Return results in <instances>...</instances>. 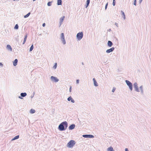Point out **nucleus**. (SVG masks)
Instances as JSON below:
<instances>
[{
  "label": "nucleus",
  "mask_w": 151,
  "mask_h": 151,
  "mask_svg": "<svg viewBox=\"0 0 151 151\" xmlns=\"http://www.w3.org/2000/svg\"><path fill=\"white\" fill-rule=\"evenodd\" d=\"M57 67V63H55V65H54L53 68L55 69Z\"/></svg>",
  "instance_id": "nucleus-29"
},
{
  "label": "nucleus",
  "mask_w": 151,
  "mask_h": 151,
  "mask_svg": "<svg viewBox=\"0 0 151 151\" xmlns=\"http://www.w3.org/2000/svg\"><path fill=\"white\" fill-rule=\"evenodd\" d=\"M71 101L72 103H74L75 102V101L73 98L71 100Z\"/></svg>",
  "instance_id": "nucleus-35"
},
{
  "label": "nucleus",
  "mask_w": 151,
  "mask_h": 151,
  "mask_svg": "<svg viewBox=\"0 0 151 151\" xmlns=\"http://www.w3.org/2000/svg\"><path fill=\"white\" fill-rule=\"evenodd\" d=\"M83 37V34L82 32H80L78 33L76 35L77 39L78 40H80Z\"/></svg>",
  "instance_id": "nucleus-3"
},
{
  "label": "nucleus",
  "mask_w": 151,
  "mask_h": 151,
  "mask_svg": "<svg viewBox=\"0 0 151 151\" xmlns=\"http://www.w3.org/2000/svg\"><path fill=\"white\" fill-rule=\"evenodd\" d=\"M90 2V0H87L86 1V4L85 6V8H87Z\"/></svg>",
  "instance_id": "nucleus-16"
},
{
  "label": "nucleus",
  "mask_w": 151,
  "mask_h": 151,
  "mask_svg": "<svg viewBox=\"0 0 151 151\" xmlns=\"http://www.w3.org/2000/svg\"><path fill=\"white\" fill-rule=\"evenodd\" d=\"M82 65H84V63H83V62H82Z\"/></svg>",
  "instance_id": "nucleus-48"
},
{
  "label": "nucleus",
  "mask_w": 151,
  "mask_h": 151,
  "mask_svg": "<svg viewBox=\"0 0 151 151\" xmlns=\"http://www.w3.org/2000/svg\"><path fill=\"white\" fill-rule=\"evenodd\" d=\"M93 84L96 87H97L98 86V84L96 80V79L95 78H93Z\"/></svg>",
  "instance_id": "nucleus-12"
},
{
  "label": "nucleus",
  "mask_w": 151,
  "mask_h": 151,
  "mask_svg": "<svg viewBox=\"0 0 151 151\" xmlns=\"http://www.w3.org/2000/svg\"><path fill=\"white\" fill-rule=\"evenodd\" d=\"M133 4L135 6L137 5V0H134V2Z\"/></svg>",
  "instance_id": "nucleus-30"
},
{
  "label": "nucleus",
  "mask_w": 151,
  "mask_h": 151,
  "mask_svg": "<svg viewBox=\"0 0 151 151\" xmlns=\"http://www.w3.org/2000/svg\"><path fill=\"white\" fill-rule=\"evenodd\" d=\"M113 45V44L111 41H108L107 42V46L109 47H111Z\"/></svg>",
  "instance_id": "nucleus-13"
},
{
  "label": "nucleus",
  "mask_w": 151,
  "mask_h": 151,
  "mask_svg": "<svg viewBox=\"0 0 151 151\" xmlns=\"http://www.w3.org/2000/svg\"><path fill=\"white\" fill-rule=\"evenodd\" d=\"M60 38L63 44L65 45L66 42L64 34V33H61L60 35Z\"/></svg>",
  "instance_id": "nucleus-5"
},
{
  "label": "nucleus",
  "mask_w": 151,
  "mask_h": 151,
  "mask_svg": "<svg viewBox=\"0 0 151 151\" xmlns=\"http://www.w3.org/2000/svg\"><path fill=\"white\" fill-rule=\"evenodd\" d=\"M111 29H109V31H111Z\"/></svg>",
  "instance_id": "nucleus-51"
},
{
  "label": "nucleus",
  "mask_w": 151,
  "mask_h": 151,
  "mask_svg": "<svg viewBox=\"0 0 151 151\" xmlns=\"http://www.w3.org/2000/svg\"><path fill=\"white\" fill-rule=\"evenodd\" d=\"M108 2H107L106 4L105 5V10H106V9H107V6H108Z\"/></svg>",
  "instance_id": "nucleus-33"
},
{
  "label": "nucleus",
  "mask_w": 151,
  "mask_h": 151,
  "mask_svg": "<svg viewBox=\"0 0 151 151\" xmlns=\"http://www.w3.org/2000/svg\"><path fill=\"white\" fill-rule=\"evenodd\" d=\"M82 136L86 138H92L94 137V136L91 134H83Z\"/></svg>",
  "instance_id": "nucleus-7"
},
{
  "label": "nucleus",
  "mask_w": 151,
  "mask_h": 151,
  "mask_svg": "<svg viewBox=\"0 0 151 151\" xmlns=\"http://www.w3.org/2000/svg\"><path fill=\"white\" fill-rule=\"evenodd\" d=\"M27 95V93H20V96H19L18 98L20 99H23V97L26 96Z\"/></svg>",
  "instance_id": "nucleus-9"
},
{
  "label": "nucleus",
  "mask_w": 151,
  "mask_h": 151,
  "mask_svg": "<svg viewBox=\"0 0 151 151\" xmlns=\"http://www.w3.org/2000/svg\"><path fill=\"white\" fill-rule=\"evenodd\" d=\"M27 34H26L24 36V39L26 40L27 39Z\"/></svg>",
  "instance_id": "nucleus-32"
},
{
  "label": "nucleus",
  "mask_w": 151,
  "mask_h": 151,
  "mask_svg": "<svg viewBox=\"0 0 151 151\" xmlns=\"http://www.w3.org/2000/svg\"><path fill=\"white\" fill-rule=\"evenodd\" d=\"M76 144L75 141L73 140H70L67 143V147L69 148H72Z\"/></svg>",
  "instance_id": "nucleus-2"
},
{
  "label": "nucleus",
  "mask_w": 151,
  "mask_h": 151,
  "mask_svg": "<svg viewBox=\"0 0 151 151\" xmlns=\"http://www.w3.org/2000/svg\"><path fill=\"white\" fill-rule=\"evenodd\" d=\"M0 66L2 67L3 66V64L1 63L0 62Z\"/></svg>",
  "instance_id": "nucleus-41"
},
{
  "label": "nucleus",
  "mask_w": 151,
  "mask_h": 151,
  "mask_svg": "<svg viewBox=\"0 0 151 151\" xmlns=\"http://www.w3.org/2000/svg\"><path fill=\"white\" fill-rule=\"evenodd\" d=\"M112 4L113 6H115L116 4V1L115 0H113V2Z\"/></svg>",
  "instance_id": "nucleus-31"
},
{
  "label": "nucleus",
  "mask_w": 151,
  "mask_h": 151,
  "mask_svg": "<svg viewBox=\"0 0 151 151\" xmlns=\"http://www.w3.org/2000/svg\"><path fill=\"white\" fill-rule=\"evenodd\" d=\"M26 40H24H24H23V42L22 43V44H24V43H25L26 42Z\"/></svg>",
  "instance_id": "nucleus-38"
},
{
  "label": "nucleus",
  "mask_w": 151,
  "mask_h": 151,
  "mask_svg": "<svg viewBox=\"0 0 151 151\" xmlns=\"http://www.w3.org/2000/svg\"><path fill=\"white\" fill-rule=\"evenodd\" d=\"M33 95H34H34L35 94V92H34L33 93Z\"/></svg>",
  "instance_id": "nucleus-46"
},
{
  "label": "nucleus",
  "mask_w": 151,
  "mask_h": 151,
  "mask_svg": "<svg viewBox=\"0 0 151 151\" xmlns=\"http://www.w3.org/2000/svg\"><path fill=\"white\" fill-rule=\"evenodd\" d=\"M142 0H139V3L140 4L142 2Z\"/></svg>",
  "instance_id": "nucleus-42"
},
{
  "label": "nucleus",
  "mask_w": 151,
  "mask_h": 151,
  "mask_svg": "<svg viewBox=\"0 0 151 151\" xmlns=\"http://www.w3.org/2000/svg\"><path fill=\"white\" fill-rule=\"evenodd\" d=\"M68 124L67 122L64 121L61 123L59 125L58 129L60 131H64L67 128Z\"/></svg>",
  "instance_id": "nucleus-1"
},
{
  "label": "nucleus",
  "mask_w": 151,
  "mask_h": 151,
  "mask_svg": "<svg viewBox=\"0 0 151 151\" xmlns=\"http://www.w3.org/2000/svg\"><path fill=\"white\" fill-rule=\"evenodd\" d=\"M114 49V47H112L111 48H110V49L106 50V52L108 53H110L111 52L113 51Z\"/></svg>",
  "instance_id": "nucleus-10"
},
{
  "label": "nucleus",
  "mask_w": 151,
  "mask_h": 151,
  "mask_svg": "<svg viewBox=\"0 0 151 151\" xmlns=\"http://www.w3.org/2000/svg\"><path fill=\"white\" fill-rule=\"evenodd\" d=\"M6 48L9 50L10 51H12V48L11 45H6Z\"/></svg>",
  "instance_id": "nucleus-14"
},
{
  "label": "nucleus",
  "mask_w": 151,
  "mask_h": 151,
  "mask_svg": "<svg viewBox=\"0 0 151 151\" xmlns=\"http://www.w3.org/2000/svg\"><path fill=\"white\" fill-rule=\"evenodd\" d=\"M35 112V110L33 109H31L30 110V113L31 114H33Z\"/></svg>",
  "instance_id": "nucleus-23"
},
{
  "label": "nucleus",
  "mask_w": 151,
  "mask_h": 151,
  "mask_svg": "<svg viewBox=\"0 0 151 151\" xmlns=\"http://www.w3.org/2000/svg\"><path fill=\"white\" fill-rule=\"evenodd\" d=\"M125 82L127 85L129 86L130 90L132 91L133 89V85L132 83L127 80H125Z\"/></svg>",
  "instance_id": "nucleus-4"
},
{
  "label": "nucleus",
  "mask_w": 151,
  "mask_h": 151,
  "mask_svg": "<svg viewBox=\"0 0 151 151\" xmlns=\"http://www.w3.org/2000/svg\"><path fill=\"white\" fill-rule=\"evenodd\" d=\"M59 23L60 24H61V23L60 22H59Z\"/></svg>",
  "instance_id": "nucleus-52"
},
{
  "label": "nucleus",
  "mask_w": 151,
  "mask_h": 151,
  "mask_svg": "<svg viewBox=\"0 0 151 151\" xmlns=\"http://www.w3.org/2000/svg\"><path fill=\"white\" fill-rule=\"evenodd\" d=\"M108 151H114L113 148L111 146L108 148Z\"/></svg>",
  "instance_id": "nucleus-22"
},
{
  "label": "nucleus",
  "mask_w": 151,
  "mask_h": 151,
  "mask_svg": "<svg viewBox=\"0 0 151 151\" xmlns=\"http://www.w3.org/2000/svg\"><path fill=\"white\" fill-rule=\"evenodd\" d=\"M50 79L51 81L55 82H57L59 81V79L56 77L52 76L50 77Z\"/></svg>",
  "instance_id": "nucleus-8"
},
{
  "label": "nucleus",
  "mask_w": 151,
  "mask_h": 151,
  "mask_svg": "<svg viewBox=\"0 0 151 151\" xmlns=\"http://www.w3.org/2000/svg\"><path fill=\"white\" fill-rule=\"evenodd\" d=\"M13 1H17V0H13Z\"/></svg>",
  "instance_id": "nucleus-50"
},
{
  "label": "nucleus",
  "mask_w": 151,
  "mask_h": 151,
  "mask_svg": "<svg viewBox=\"0 0 151 151\" xmlns=\"http://www.w3.org/2000/svg\"><path fill=\"white\" fill-rule=\"evenodd\" d=\"M42 34H40L39 35V36H42Z\"/></svg>",
  "instance_id": "nucleus-47"
},
{
  "label": "nucleus",
  "mask_w": 151,
  "mask_h": 151,
  "mask_svg": "<svg viewBox=\"0 0 151 151\" xmlns=\"http://www.w3.org/2000/svg\"><path fill=\"white\" fill-rule=\"evenodd\" d=\"M19 135H17V136H16L14 137L13 138H12V139L11 141H12L18 139L19 138Z\"/></svg>",
  "instance_id": "nucleus-18"
},
{
  "label": "nucleus",
  "mask_w": 151,
  "mask_h": 151,
  "mask_svg": "<svg viewBox=\"0 0 151 151\" xmlns=\"http://www.w3.org/2000/svg\"><path fill=\"white\" fill-rule=\"evenodd\" d=\"M34 95H31V96H30V97L31 99H32L34 97Z\"/></svg>",
  "instance_id": "nucleus-44"
},
{
  "label": "nucleus",
  "mask_w": 151,
  "mask_h": 151,
  "mask_svg": "<svg viewBox=\"0 0 151 151\" xmlns=\"http://www.w3.org/2000/svg\"><path fill=\"white\" fill-rule=\"evenodd\" d=\"M65 18V17L64 16H63L61 17L60 19V22L61 23V24H60V26L62 24V23L63 22L64 19Z\"/></svg>",
  "instance_id": "nucleus-17"
},
{
  "label": "nucleus",
  "mask_w": 151,
  "mask_h": 151,
  "mask_svg": "<svg viewBox=\"0 0 151 151\" xmlns=\"http://www.w3.org/2000/svg\"><path fill=\"white\" fill-rule=\"evenodd\" d=\"M19 28V26L18 24H16L14 27V29H17Z\"/></svg>",
  "instance_id": "nucleus-26"
},
{
  "label": "nucleus",
  "mask_w": 151,
  "mask_h": 151,
  "mask_svg": "<svg viewBox=\"0 0 151 151\" xmlns=\"http://www.w3.org/2000/svg\"><path fill=\"white\" fill-rule=\"evenodd\" d=\"M30 14H31L30 12H29L27 14H26V15H25L24 16V18H27L30 15Z\"/></svg>",
  "instance_id": "nucleus-24"
},
{
  "label": "nucleus",
  "mask_w": 151,
  "mask_h": 151,
  "mask_svg": "<svg viewBox=\"0 0 151 151\" xmlns=\"http://www.w3.org/2000/svg\"><path fill=\"white\" fill-rule=\"evenodd\" d=\"M62 4V1L61 0H57V4L58 5H61Z\"/></svg>",
  "instance_id": "nucleus-20"
},
{
  "label": "nucleus",
  "mask_w": 151,
  "mask_h": 151,
  "mask_svg": "<svg viewBox=\"0 0 151 151\" xmlns=\"http://www.w3.org/2000/svg\"><path fill=\"white\" fill-rule=\"evenodd\" d=\"M71 89H72V87L70 86V88L69 89V91L70 92L71 91Z\"/></svg>",
  "instance_id": "nucleus-39"
},
{
  "label": "nucleus",
  "mask_w": 151,
  "mask_h": 151,
  "mask_svg": "<svg viewBox=\"0 0 151 151\" xmlns=\"http://www.w3.org/2000/svg\"><path fill=\"white\" fill-rule=\"evenodd\" d=\"M115 38L116 40L117 41H118V39L116 37H115Z\"/></svg>",
  "instance_id": "nucleus-45"
},
{
  "label": "nucleus",
  "mask_w": 151,
  "mask_h": 151,
  "mask_svg": "<svg viewBox=\"0 0 151 151\" xmlns=\"http://www.w3.org/2000/svg\"><path fill=\"white\" fill-rule=\"evenodd\" d=\"M72 98L71 97V96H70V97H68L67 99V100L68 101H70L72 99Z\"/></svg>",
  "instance_id": "nucleus-28"
},
{
  "label": "nucleus",
  "mask_w": 151,
  "mask_h": 151,
  "mask_svg": "<svg viewBox=\"0 0 151 151\" xmlns=\"http://www.w3.org/2000/svg\"><path fill=\"white\" fill-rule=\"evenodd\" d=\"M115 89H116V88L114 87L112 90V92L113 93H114L115 91Z\"/></svg>",
  "instance_id": "nucleus-34"
},
{
  "label": "nucleus",
  "mask_w": 151,
  "mask_h": 151,
  "mask_svg": "<svg viewBox=\"0 0 151 151\" xmlns=\"http://www.w3.org/2000/svg\"><path fill=\"white\" fill-rule=\"evenodd\" d=\"M121 12L122 13V18L124 19H125L126 17H125V14L124 12H123L122 11H121Z\"/></svg>",
  "instance_id": "nucleus-19"
},
{
  "label": "nucleus",
  "mask_w": 151,
  "mask_h": 151,
  "mask_svg": "<svg viewBox=\"0 0 151 151\" xmlns=\"http://www.w3.org/2000/svg\"><path fill=\"white\" fill-rule=\"evenodd\" d=\"M33 48H34L33 45H32L30 47V48L29 50V52L32 51V50H33Z\"/></svg>",
  "instance_id": "nucleus-25"
},
{
  "label": "nucleus",
  "mask_w": 151,
  "mask_h": 151,
  "mask_svg": "<svg viewBox=\"0 0 151 151\" xmlns=\"http://www.w3.org/2000/svg\"><path fill=\"white\" fill-rule=\"evenodd\" d=\"M125 151H129L128 148H126L125 149Z\"/></svg>",
  "instance_id": "nucleus-43"
},
{
  "label": "nucleus",
  "mask_w": 151,
  "mask_h": 151,
  "mask_svg": "<svg viewBox=\"0 0 151 151\" xmlns=\"http://www.w3.org/2000/svg\"><path fill=\"white\" fill-rule=\"evenodd\" d=\"M79 82V79H77L76 80V83L77 84H78Z\"/></svg>",
  "instance_id": "nucleus-36"
},
{
  "label": "nucleus",
  "mask_w": 151,
  "mask_h": 151,
  "mask_svg": "<svg viewBox=\"0 0 151 151\" xmlns=\"http://www.w3.org/2000/svg\"><path fill=\"white\" fill-rule=\"evenodd\" d=\"M46 34H49V33L48 32H46Z\"/></svg>",
  "instance_id": "nucleus-49"
},
{
  "label": "nucleus",
  "mask_w": 151,
  "mask_h": 151,
  "mask_svg": "<svg viewBox=\"0 0 151 151\" xmlns=\"http://www.w3.org/2000/svg\"><path fill=\"white\" fill-rule=\"evenodd\" d=\"M139 88L140 89L141 93V94H143V86H140L139 87Z\"/></svg>",
  "instance_id": "nucleus-21"
},
{
  "label": "nucleus",
  "mask_w": 151,
  "mask_h": 151,
  "mask_svg": "<svg viewBox=\"0 0 151 151\" xmlns=\"http://www.w3.org/2000/svg\"><path fill=\"white\" fill-rule=\"evenodd\" d=\"M52 1H49L47 3V5L48 6H50L52 5Z\"/></svg>",
  "instance_id": "nucleus-27"
},
{
  "label": "nucleus",
  "mask_w": 151,
  "mask_h": 151,
  "mask_svg": "<svg viewBox=\"0 0 151 151\" xmlns=\"http://www.w3.org/2000/svg\"><path fill=\"white\" fill-rule=\"evenodd\" d=\"M75 127V125L74 124H71L68 127V129L69 130L73 129Z\"/></svg>",
  "instance_id": "nucleus-11"
},
{
  "label": "nucleus",
  "mask_w": 151,
  "mask_h": 151,
  "mask_svg": "<svg viewBox=\"0 0 151 151\" xmlns=\"http://www.w3.org/2000/svg\"><path fill=\"white\" fill-rule=\"evenodd\" d=\"M134 88L135 89V90L137 92H139V90L138 86V84L136 83H134L133 84Z\"/></svg>",
  "instance_id": "nucleus-6"
},
{
  "label": "nucleus",
  "mask_w": 151,
  "mask_h": 151,
  "mask_svg": "<svg viewBox=\"0 0 151 151\" xmlns=\"http://www.w3.org/2000/svg\"><path fill=\"white\" fill-rule=\"evenodd\" d=\"M18 63V60L17 59H15L14 61H13V65L14 66H16Z\"/></svg>",
  "instance_id": "nucleus-15"
},
{
  "label": "nucleus",
  "mask_w": 151,
  "mask_h": 151,
  "mask_svg": "<svg viewBox=\"0 0 151 151\" xmlns=\"http://www.w3.org/2000/svg\"><path fill=\"white\" fill-rule=\"evenodd\" d=\"M45 23H43V24H42V26L43 27H45Z\"/></svg>",
  "instance_id": "nucleus-40"
},
{
  "label": "nucleus",
  "mask_w": 151,
  "mask_h": 151,
  "mask_svg": "<svg viewBox=\"0 0 151 151\" xmlns=\"http://www.w3.org/2000/svg\"><path fill=\"white\" fill-rule=\"evenodd\" d=\"M114 24H115V25L116 26V27H118V24H117L116 22H115V23H114Z\"/></svg>",
  "instance_id": "nucleus-37"
}]
</instances>
